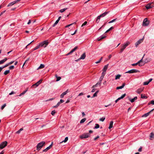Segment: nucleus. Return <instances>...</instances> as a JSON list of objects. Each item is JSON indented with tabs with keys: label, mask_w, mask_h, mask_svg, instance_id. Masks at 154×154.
Masks as SVG:
<instances>
[{
	"label": "nucleus",
	"mask_w": 154,
	"mask_h": 154,
	"mask_svg": "<svg viewBox=\"0 0 154 154\" xmlns=\"http://www.w3.org/2000/svg\"><path fill=\"white\" fill-rule=\"evenodd\" d=\"M45 145V142L44 141H42L38 143L36 146V150L39 151L43 146Z\"/></svg>",
	"instance_id": "nucleus-1"
},
{
	"label": "nucleus",
	"mask_w": 154,
	"mask_h": 154,
	"mask_svg": "<svg viewBox=\"0 0 154 154\" xmlns=\"http://www.w3.org/2000/svg\"><path fill=\"white\" fill-rule=\"evenodd\" d=\"M48 43L49 42L47 41H45L40 43L38 45L39 48L40 47L45 48L47 46Z\"/></svg>",
	"instance_id": "nucleus-2"
},
{
	"label": "nucleus",
	"mask_w": 154,
	"mask_h": 154,
	"mask_svg": "<svg viewBox=\"0 0 154 154\" xmlns=\"http://www.w3.org/2000/svg\"><path fill=\"white\" fill-rule=\"evenodd\" d=\"M42 82V80L41 79L38 81L35 84L31 86V88H35L37 87L40 84H41Z\"/></svg>",
	"instance_id": "nucleus-3"
},
{
	"label": "nucleus",
	"mask_w": 154,
	"mask_h": 154,
	"mask_svg": "<svg viewBox=\"0 0 154 154\" xmlns=\"http://www.w3.org/2000/svg\"><path fill=\"white\" fill-rule=\"evenodd\" d=\"M89 133H84L80 136V138L82 139L83 138H86L89 137Z\"/></svg>",
	"instance_id": "nucleus-4"
},
{
	"label": "nucleus",
	"mask_w": 154,
	"mask_h": 154,
	"mask_svg": "<svg viewBox=\"0 0 154 154\" xmlns=\"http://www.w3.org/2000/svg\"><path fill=\"white\" fill-rule=\"evenodd\" d=\"M8 142L6 141L3 142L0 144V149H3L7 145Z\"/></svg>",
	"instance_id": "nucleus-5"
},
{
	"label": "nucleus",
	"mask_w": 154,
	"mask_h": 154,
	"mask_svg": "<svg viewBox=\"0 0 154 154\" xmlns=\"http://www.w3.org/2000/svg\"><path fill=\"white\" fill-rule=\"evenodd\" d=\"M154 6V4L153 3H149L145 6L146 8L147 9H149Z\"/></svg>",
	"instance_id": "nucleus-6"
},
{
	"label": "nucleus",
	"mask_w": 154,
	"mask_h": 154,
	"mask_svg": "<svg viewBox=\"0 0 154 154\" xmlns=\"http://www.w3.org/2000/svg\"><path fill=\"white\" fill-rule=\"evenodd\" d=\"M139 72H140V71L138 70L135 69H132L127 72L125 73H132Z\"/></svg>",
	"instance_id": "nucleus-7"
},
{
	"label": "nucleus",
	"mask_w": 154,
	"mask_h": 154,
	"mask_svg": "<svg viewBox=\"0 0 154 154\" xmlns=\"http://www.w3.org/2000/svg\"><path fill=\"white\" fill-rule=\"evenodd\" d=\"M149 24V22L148 21L147 19L145 18L143 23V26H148Z\"/></svg>",
	"instance_id": "nucleus-8"
},
{
	"label": "nucleus",
	"mask_w": 154,
	"mask_h": 154,
	"mask_svg": "<svg viewBox=\"0 0 154 154\" xmlns=\"http://www.w3.org/2000/svg\"><path fill=\"white\" fill-rule=\"evenodd\" d=\"M145 54H144L143 57L142 58V59L137 62L138 63V65L139 66H143L144 64V63L143 64H142V63L140 64V63H143V62L144 63V61H143V57H144V56H145Z\"/></svg>",
	"instance_id": "nucleus-9"
},
{
	"label": "nucleus",
	"mask_w": 154,
	"mask_h": 154,
	"mask_svg": "<svg viewBox=\"0 0 154 154\" xmlns=\"http://www.w3.org/2000/svg\"><path fill=\"white\" fill-rule=\"evenodd\" d=\"M154 110V109L151 110L149 112L145 114L144 115H143L142 116V117H146L148 116L152 112H153V110Z\"/></svg>",
	"instance_id": "nucleus-10"
},
{
	"label": "nucleus",
	"mask_w": 154,
	"mask_h": 154,
	"mask_svg": "<svg viewBox=\"0 0 154 154\" xmlns=\"http://www.w3.org/2000/svg\"><path fill=\"white\" fill-rule=\"evenodd\" d=\"M78 48V47L77 46L75 47L74 49L72 50L69 53L66 54V55H68L70 54H72L74 51H76V50Z\"/></svg>",
	"instance_id": "nucleus-11"
},
{
	"label": "nucleus",
	"mask_w": 154,
	"mask_h": 154,
	"mask_svg": "<svg viewBox=\"0 0 154 154\" xmlns=\"http://www.w3.org/2000/svg\"><path fill=\"white\" fill-rule=\"evenodd\" d=\"M143 39L142 38L137 41L135 43V45L136 47H137L138 45L141 43L143 41Z\"/></svg>",
	"instance_id": "nucleus-12"
},
{
	"label": "nucleus",
	"mask_w": 154,
	"mask_h": 154,
	"mask_svg": "<svg viewBox=\"0 0 154 154\" xmlns=\"http://www.w3.org/2000/svg\"><path fill=\"white\" fill-rule=\"evenodd\" d=\"M68 90H67L66 91L63 92L62 94H61L60 95V97L61 98H63L64 96L67 94L68 92Z\"/></svg>",
	"instance_id": "nucleus-13"
},
{
	"label": "nucleus",
	"mask_w": 154,
	"mask_h": 154,
	"mask_svg": "<svg viewBox=\"0 0 154 154\" xmlns=\"http://www.w3.org/2000/svg\"><path fill=\"white\" fill-rule=\"evenodd\" d=\"M143 90V88H139L137 89V90L136 91V92L138 94H140L141 93V92H142Z\"/></svg>",
	"instance_id": "nucleus-14"
},
{
	"label": "nucleus",
	"mask_w": 154,
	"mask_h": 154,
	"mask_svg": "<svg viewBox=\"0 0 154 154\" xmlns=\"http://www.w3.org/2000/svg\"><path fill=\"white\" fill-rule=\"evenodd\" d=\"M151 60V59L149 58H146L144 61V64L147 63L149 62Z\"/></svg>",
	"instance_id": "nucleus-15"
},
{
	"label": "nucleus",
	"mask_w": 154,
	"mask_h": 154,
	"mask_svg": "<svg viewBox=\"0 0 154 154\" xmlns=\"http://www.w3.org/2000/svg\"><path fill=\"white\" fill-rule=\"evenodd\" d=\"M109 13V11H106L104 13L101 14H100V16H101V17H104L105 15H106L107 14H108Z\"/></svg>",
	"instance_id": "nucleus-16"
},
{
	"label": "nucleus",
	"mask_w": 154,
	"mask_h": 154,
	"mask_svg": "<svg viewBox=\"0 0 154 154\" xmlns=\"http://www.w3.org/2000/svg\"><path fill=\"white\" fill-rule=\"evenodd\" d=\"M137 97H135L134 98L132 99H131L130 98H129V100H130L131 103L134 102L135 100L137 99Z\"/></svg>",
	"instance_id": "nucleus-17"
},
{
	"label": "nucleus",
	"mask_w": 154,
	"mask_h": 154,
	"mask_svg": "<svg viewBox=\"0 0 154 154\" xmlns=\"http://www.w3.org/2000/svg\"><path fill=\"white\" fill-rule=\"evenodd\" d=\"M86 57V54L85 53H84L80 57V59L84 60L85 59Z\"/></svg>",
	"instance_id": "nucleus-18"
},
{
	"label": "nucleus",
	"mask_w": 154,
	"mask_h": 154,
	"mask_svg": "<svg viewBox=\"0 0 154 154\" xmlns=\"http://www.w3.org/2000/svg\"><path fill=\"white\" fill-rule=\"evenodd\" d=\"M7 60V58H5L4 59L0 60V65L4 63Z\"/></svg>",
	"instance_id": "nucleus-19"
},
{
	"label": "nucleus",
	"mask_w": 154,
	"mask_h": 154,
	"mask_svg": "<svg viewBox=\"0 0 154 154\" xmlns=\"http://www.w3.org/2000/svg\"><path fill=\"white\" fill-rule=\"evenodd\" d=\"M153 139H154V134L152 133H151L150 135V140H152Z\"/></svg>",
	"instance_id": "nucleus-20"
},
{
	"label": "nucleus",
	"mask_w": 154,
	"mask_h": 154,
	"mask_svg": "<svg viewBox=\"0 0 154 154\" xmlns=\"http://www.w3.org/2000/svg\"><path fill=\"white\" fill-rule=\"evenodd\" d=\"M108 65H109V64H107V65H105L104 66L103 68V71L106 72V71L108 68Z\"/></svg>",
	"instance_id": "nucleus-21"
},
{
	"label": "nucleus",
	"mask_w": 154,
	"mask_h": 154,
	"mask_svg": "<svg viewBox=\"0 0 154 154\" xmlns=\"http://www.w3.org/2000/svg\"><path fill=\"white\" fill-rule=\"evenodd\" d=\"M113 121H111L110 122L109 125V129H110L111 128H112V127L113 126Z\"/></svg>",
	"instance_id": "nucleus-22"
},
{
	"label": "nucleus",
	"mask_w": 154,
	"mask_h": 154,
	"mask_svg": "<svg viewBox=\"0 0 154 154\" xmlns=\"http://www.w3.org/2000/svg\"><path fill=\"white\" fill-rule=\"evenodd\" d=\"M15 4V1L12 2L10 3L8 5V7H9L10 6H11L13 5H14Z\"/></svg>",
	"instance_id": "nucleus-23"
},
{
	"label": "nucleus",
	"mask_w": 154,
	"mask_h": 154,
	"mask_svg": "<svg viewBox=\"0 0 154 154\" xmlns=\"http://www.w3.org/2000/svg\"><path fill=\"white\" fill-rule=\"evenodd\" d=\"M130 43L129 42H127L126 43L123 44V45L125 47H126L129 45L130 44Z\"/></svg>",
	"instance_id": "nucleus-24"
},
{
	"label": "nucleus",
	"mask_w": 154,
	"mask_h": 154,
	"mask_svg": "<svg viewBox=\"0 0 154 154\" xmlns=\"http://www.w3.org/2000/svg\"><path fill=\"white\" fill-rule=\"evenodd\" d=\"M130 43L129 42H127L126 43L123 44V45L125 47H126L129 45L130 44Z\"/></svg>",
	"instance_id": "nucleus-25"
},
{
	"label": "nucleus",
	"mask_w": 154,
	"mask_h": 154,
	"mask_svg": "<svg viewBox=\"0 0 154 154\" xmlns=\"http://www.w3.org/2000/svg\"><path fill=\"white\" fill-rule=\"evenodd\" d=\"M39 48V47L38 45L37 46H36L35 48H34L32 49L31 50V52H32V51H34L35 50L38 49Z\"/></svg>",
	"instance_id": "nucleus-26"
},
{
	"label": "nucleus",
	"mask_w": 154,
	"mask_h": 154,
	"mask_svg": "<svg viewBox=\"0 0 154 154\" xmlns=\"http://www.w3.org/2000/svg\"><path fill=\"white\" fill-rule=\"evenodd\" d=\"M99 92V91H97L94 94H93V96L91 97V98H93L94 97H97V94Z\"/></svg>",
	"instance_id": "nucleus-27"
},
{
	"label": "nucleus",
	"mask_w": 154,
	"mask_h": 154,
	"mask_svg": "<svg viewBox=\"0 0 154 154\" xmlns=\"http://www.w3.org/2000/svg\"><path fill=\"white\" fill-rule=\"evenodd\" d=\"M125 48L126 47L123 45L122 47V48L120 49V52H122Z\"/></svg>",
	"instance_id": "nucleus-28"
},
{
	"label": "nucleus",
	"mask_w": 154,
	"mask_h": 154,
	"mask_svg": "<svg viewBox=\"0 0 154 154\" xmlns=\"http://www.w3.org/2000/svg\"><path fill=\"white\" fill-rule=\"evenodd\" d=\"M45 67V65L43 64H41L40 66L38 67V69L43 68Z\"/></svg>",
	"instance_id": "nucleus-29"
},
{
	"label": "nucleus",
	"mask_w": 154,
	"mask_h": 154,
	"mask_svg": "<svg viewBox=\"0 0 154 154\" xmlns=\"http://www.w3.org/2000/svg\"><path fill=\"white\" fill-rule=\"evenodd\" d=\"M53 144V142H52L51 144L48 147L46 148V149H47V150H48L50 149L51 148V147H52Z\"/></svg>",
	"instance_id": "nucleus-30"
},
{
	"label": "nucleus",
	"mask_w": 154,
	"mask_h": 154,
	"mask_svg": "<svg viewBox=\"0 0 154 154\" xmlns=\"http://www.w3.org/2000/svg\"><path fill=\"white\" fill-rule=\"evenodd\" d=\"M53 144V142H52L51 144L48 147L46 148V149H47V150H48L50 149L51 148V147H52Z\"/></svg>",
	"instance_id": "nucleus-31"
},
{
	"label": "nucleus",
	"mask_w": 154,
	"mask_h": 154,
	"mask_svg": "<svg viewBox=\"0 0 154 154\" xmlns=\"http://www.w3.org/2000/svg\"><path fill=\"white\" fill-rule=\"evenodd\" d=\"M121 76V75L119 74L116 75L115 77V79L117 80L120 79V77Z\"/></svg>",
	"instance_id": "nucleus-32"
},
{
	"label": "nucleus",
	"mask_w": 154,
	"mask_h": 154,
	"mask_svg": "<svg viewBox=\"0 0 154 154\" xmlns=\"http://www.w3.org/2000/svg\"><path fill=\"white\" fill-rule=\"evenodd\" d=\"M10 72V70H7L6 71H5L4 72V74L5 75H7Z\"/></svg>",
	"instance_id": "nucleus-33"
},
{
	"label": "nucleus",
	"mask_w": 154,
	"mask_h": 154,
	"mask_svg": "<svg viewBox=\"0 0 154 154\" xmlns=\"http://www.w3.org/2000/svg\"><path fill=\"white\" fill-rule=\"evenodd\" d=\"M86 120V119L85 118H84L82 119L80 121V123H84Z\"/></svg>",
	"instance_id": "nucleus-34"
},
{
	"label": "nucleus",
	"mask_w": 154,
	"mask_h": 154,
	"mask_svg": "<svg viewBox=\"0 0 154 154\" xmlns=\"http://www.w3.org/2000/svg\"><path fill=\"white\" fill-rule=\"evenodd\" d=\"M102 59H103V57H101L100 58V59L98 61L95 62V63H96V64H97L98 63H100L101 62V61L102 60Z\"/></svg>",
	"instance_id": "nucleus-35"
},
{
	"label": "nucleus",
	"mask_w": 154,
	"mask_h": 154,
	"mask_svg": "<svg viewBox=\"0 0 154 154\" xmlns=\"http://www.w3.org/2000/svg\"><path fill=\"white\" fill-rule=\"evenodd\" d=\"M59 20H57L55 23L52 26L54 27L58 23Z\"/></svg>",
	"instance_id": "nucleus-36"
},
{
	"label": "nucleus",
	"mask_w": 154,
	"mask_h": 154,
	"mask_svg": "<svg viewBox=\"0 0 154 154\" xmlns=\"http://www.w3.org/2000/svg\"><path fill=\"white\" fill-rule=\"evenodd\" d=\"M141 98H147V97L145 96L144 94H141Z\"/></svg>",
	"instance_id": "nucleus-37"
},
{
	"label": "nucleus",
	"mask_w": 154,
	"mask_h": 154,
	"mask_svg": "<svg viewBox=\"0 0 154 154\" xmlns=\"http://www.w3.org/2000/svg\"><path fill=\"white\" fill-rule=\"evenodd\" d=\"M27 91V89L26 90V91H24L23 93H21V94H20L19 95V96H22V95L24 94H25V93Z\"/></svg>",
	"instance_id": "nucleus-38"
},
{
	"label": "nucleus",
	"mask_w": 154,
	"mask_h": 154,
	"mask_svg": "<svg viewBox=\"0 0 154 154\" xmlns=\"http://www.w3.org/2000/svg\"><path fill=\"white\" fill-rule=\"evenodd\" d=\"M95 125V126L94 128L97 129L99 128L100 125L98 124H96Z\"/></svg>",
	"instance_id": "nucleus-39"
},
{
	"label": "nucleus",
	"mask_w": 154,
	"mask_h": 154,
	"mask_svg": "<svg viewBox=\"0 0 154 154\" xmlns=\"http://www.w3.org/2000/svg\"><path fill=\"white\" fill-rule=\"evenodd\" d=\"M67 9V8H64V9H61L59 11L61 13H63L64 11H65Z\"/></svg>",
	"instance_id": "nucleus-40"
},
{
	"label": "nucleus",
	"mask_w": 154,
	"mask_h": 154,
	"mask_svg": "<svg viewBox=\"0 0 154 154\" xmlns=\"http://www.w3.org/2000/svg\"><path fill=\"white\" fill-rule=\"evenodd\" d=\"M61 103H60V102L59 101V102H58L57 104L56 105V106H53V107L54 108H57V107L58 106H59V105H60V104H61Z\"/></svg>",
	"instance_id": "nucleus-41"
},
{
	"label": "nucleus",
	"mask_w": 154,
	"mask_h": 154,
	"mask_svg": "<svg viewBox=\"0 0 154 154\" xmlns=\"http://www.w3.org/2000/svg\"><path fill=\"white\" fill-rule=\"evenodd\" d=\"M68 140V137H66L65 138L64 140H63V141H62V142H60V143H62L63 142H64V143L66 142H67V141Z\"/></svg>",
	"instance_id": "nucleus-42"
},
{
	"label": "nucleus",
	"mask_w": 154,
	"mask_h": 154,
	"mask_svg": "<svg viewBox=\"0 0 154 154\" xmlns=\"http://www.w3.org/2000/svg\"><path fill=\"white\" fill-rule=\"evenodd\" d=\"M23 130V128H21L18 131H17L16 132V133L17 134H20V131H22Z\"/></svg>",
	"instance_id": "nucleus-43"
},
{
	"label": "nucleus",
	"mask_w": 154,
	"mask_h": 154,
	"mask_svg": "<svg viewBox=\"0 0 154 154\" xmlns=\"http://www.w3.org/2000/svg\"><path fill=\"white\" fill-rule=\"evenodd\" d=\"M56 77L57 79L56 80V81H58L60 80L61 79V78L60 77H58L57 75H56Z\"/></svg>",
	"instance_id": "nucleus-44"
},
{
	"label": "nucleus",
	"mask_w": 154,
	"mask_h": 154,
	"mask_svg": "<svg viewBox=\"0 0 154 154\" xmlns=\"http://www.w3.org/2000/svg\"><path fill=\"white\" fill-rule=\"evenodd\" d=\"M106 37V36H102L99 39V38H98L97 39V40L98 41H100L102 39L105 38Z\"/></svg>",
	"instance_id": "nucleus-45"
},
{
	"label": "nucleus",
	"mask_w": 154,
	"mask_h": 154,
	"mask_svg": "<svg viewBox=\"0 0 154 154\" xmlns=\"http://www.w3.org/2000/svg\"><path fill=\"white\" fill-rule=\"evenodd\" d=\"M105 119V117H103L102 118H100L99 119V120L102 122H103Z\"/></svg>",
	"instance_id": "nucleus-46"
},
{
	"label": "nucleus",
	"mask_w": 154,
	"mask_h": 154,
	"mask_svg": "<svg viewBox=\"0 0 154 154\" xmlns=\"http://www.w3.org/2000/svg\"><path fill=\"white\" fill-rule=\"evenodd\" d=\"M6 106V103L4 104L3 106H2L1 108V109L2 110L4 109V108Z\"/></svg>",
	"instance_id": "nucleus-47"
},
{
	"label": "nucleus",
	"mask_w": 154,
	"mask_h": 154,
	"mask_svg": "<svg viewBox=\"0 0 154 154\" xmlns=\"http://www.w3.org/2000/svg\"><path fill=\"white\" fill-rule=\"evenodd\" d=\"M101 17V16H100V15H99L98 16L97 18V19L96 20V22H97V23H98L99 22V21H97L98 20H100V19Z\"/></svg>",
	"instance_id": "nucleus-48"
},
{
	"label": "nucleus",
	"mask_w": 154,
	"mask_h": 154,
	"mask_svg": "<svg viewBox=\"0 0 154 154\" xmlns=\"http://www.w3.org/2000/svg\"><path fill=\"white\" fill-rule=\"evenodd\" d=\"M116 19H117L116 18V19H114L113 20H112L109 22L108 23H112L115 21L116 20Z\"/></svg>",
	"instance_id": "nucleus-49"
},
{
	"label": "nucleus",
	"mask_w": 154,
	"mask_h": 154,
	"mask_svg": "<svg viewBox=\"0 0 154 154\" xmlns=\"http://www.w3.org/2000/svg\"><path fill=\"white\" fill-rule=\"evenodd\" d=\"M150 104H152V105H154V100H151L150 102L148 103V104L149 105Z\"/></svg>",
	"instance_id": "nucleus-50"
},
{
	"label": "nucleus",
	"mask_w": 154,
	"mask_h": 154,
	"mask_svg": "<svg viewBox=\"0 0 154 154\" xmlns=\"http://www.w3.org/2000/svg\"><path fill=\"white\" fill-rule=\"evenodd\" d=\"M55 113L56 112L55 110L52 111L51 112V114L53 116H54Z\"/></svg>",
	"instance_id": "nucleus-51"
},
{
	"label": "nucleus",
	"mask_w": 154,
	"mask_h": 154,
	"mask_svg": "<svg viewBox=\"0 0 154 154\" xmlns=\"http://www.w3.org/2000/svg\"><path fill=\"white\" fill-rule=\"evenodd\" d=\"M149 83V82H144L143 83V85H148Z\"/></svg>",
	"instance_id": "nucleus-52"
},
{
	"label": "nucleus",
	"mask_w": 154,
	"mask_h": 154,
	"mask_svg": "<svg viewBox=\"0 0 154 154\" xmlns=\"http://www.w3.org/2000/svg\"><path fill=\"white\" fill-rule=\"evenodd\" d=\"M9 65H10L9 64H8V63L2 67V68H3V69H4V68L8 66Z\"/></svg>",
	"instance_id": "nucleus-53"
},
{
	"label": "nucleus",
	"mask_w": 154,
	"mask_h": 154,
	"mask_svg": "<svg viewBox=\"0 0 154 154\" xmlns=\"http://www.w3.org/2000/svg\"><path fill=\"white\" fill-rule=\"evenodd\" d=\"M87 21H85L84 22V23H83L82 24V27L83 26H84L85 25H86V24H87Z\"/></svg>",
	"instance_id": "nucleus-54"
},
{
	"label": "nucleus",
	"mask_w": 154,
	"mask_h": 154,
	"mask_svg": "<svg viewBox=\"0 0 154 154\" xmlns=\"http://www.w3.org/2000/svg\"><path fill=\"white\" fill-rule=\"evenodd\" d=\"M122 88H123V86H120L117 87L116 88V89H122Z\"/></svg>",
	"instance_id": "nucleus-55"
},
{
	"label": "nucleus",
	"mask_w": 154,
	"mask_h": 154,
	"mask_svg": "<svg viewBox=\"0 0 154 154\" xmlns=\"http://www.w3.org/2000/svg\"><path fill=\"white\" fill-rule=\"evenodd\" d=\"M14 68V66H11L9 67V68L10 69H13Z\"/></svg>",
	"instance_id": "nucleus-56"
},
{
	"label": "nucleus",
	"mask_w": 154,
	"mask_h": 154,
	"mask_svg": "<svg viewBox=\"0 0 154 154\" xmlns=\"http://www.w3.org/2000/svg\"><path fill=\"white\" fill-rule=\"evenodd\" d=\"M106 72H105V71H103V72L102 73L101 75L103 76H104L106 74Z\"/></svg>",
	"instance_id": "nucleus-57"
},
{
	"label": "nucleus",
	"mask_w": 154,
	"mask_h": 154,
	"mask_svg": "<svg viewBox=\"0 0 154 154\" xmlns=\"http://www.w3.org/2000/svg\"><path fill=\"white\" fill-rule=\"evenodd\" d=\"M137 65H138V62L135 63H134L131 64V65L133 66H135Z\"/></svg>",
	"instance_id": "nucleus-58"
},
{
	"label": "nucleus",
	"mask_w": 154,
	"mask_h": 154,
	"mask_svg": "<svg viewBox=\"0 0 154 154\" xmlns=\"http://www.w3.org/2000/svg\"><path fill=\"white\" fill-rule=\"evenodd\" d=\"M125 96H126L125 94H123L121 96V98H122V99Z\"/></svg>",
	"instance_id": "nucleus-59"
},
{
	"label": "nucleus",
	"mask_w": 154,
	"mask_h": 154,
	"mask_svg": "<svg viewBox=\"0 0 154 154\" xmlns=\"http://www.w3.org/2000/svg\"><path fill=\"white\" fill-rule=\"evenodd\" d=\"M34 41V40H33L32 42H31L30 43H29L28 45H27L26 47V48H27L28 46H29L31 44L32 42Z\"/></svg>",
	"instance_id": "nucleus-60"
},
{
	"label": "nucleus",
	"mask_w": 154,
	"mask_h": 154,
	"mask_svg": "<svg viewBox=\"0 0 154 154\" xmlns=\"http://www.w3.org/2000/svg\"><path fill=\"white\" fill-rule=\"evenodd\" d=\"M104 76H101L100 78V81H102V80H103V78H104Z\"/></svg>",
	"instance_id": "nucleus-61"
},
{
	"label": "nucleus",
	"mask_w": 154,
	"mask_h": 154,
	"mask_svg": "<svg viewBox=\"0 0 154 154\" xmlns=\"http://www.w3.org/2000/svg\"><path fill=\"white\" fill-rule=\"evenodd\" d=\"M84 94H83V93H80L79 94V95H78V96H82V95H83Z\"/></svg>",
	"instance_id": "nucleus-62"
},
{
	"label": "nucleus",
	"mask_w": 154,
	"mask_h": 154,
	"mask_svg": "<svg viewBox=\"0 0 154 154\" xmlns=\"http://www.w3.org/2000/svg\"><path fill=\"white\" fill-rule=\"evenodd\" d=\"M5 12V10L2 11L1 14H0V16L2 15Z\"/></svg>",
	"instance_id": "nucleus-63"
},
{
	"label": "nucleus",
	"mask_w": 154,
	"mask_h": 154,
	"mask_svg": "<svg viewBox=\"0 0 154 154\" xmlns=\"http://www.w3.org/2000/svg\"><path fill=\"white\" fill-rule=\"evenodd\" d=\"M99 138V136H97L96 137L94 138V140H97V139H98Z\"/></svg>",
	"instance_id": "nucleus-64"
}]
</instances>
